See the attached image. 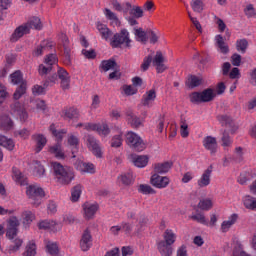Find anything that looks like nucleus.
Listing matches in <instances>:
<instances>
[{"label": "nucleus", "instance_id": "338daca9", "mask_svg": "<svg viewBox=\"0 0 256 256\" xmlns=\"http://www.w3.org/2000/svg\"><path fill=\"white\" fill-rule=\"evenodd\" d=\"M46 87H44L43 85H35L32 88V93L33 95H45V91H46Z\"/></svg>", "mask_w": 256, "mask_h": 256}, {"label": "nucleus", "instance_id": "864d4df0", "mask_svg": "<svg viewBox=\"0 0 256 256\" xmlns=\"http://www.w3.org/2000/svg\"><path fill=\"white\" fill-rule=\"evenodd\" d=\"M47 49H51V45H49L47 42H42L34 51L35 57L43 55V51H47Z\"/></svg>", "mask_w": 256, "mask_h": 256}, {"label": "nucleus", "instance_id": "f8f14e48", "mask_svg": "<svg viewBox=\"0 0 256 256\" xmlns=\"http://www.w3.org/2000/svg\"><path fill=\"white\" fill-rule=\"evenodd\" d=\"M211 173H213V166H209L202 173L200 179L197 181V185L200 189H204V187H209L211 185Z\"/></svg>", "mask_w": 256, "mask_h": 256}, {"label": "nucleus", "instance_id": "9b49d317", "mask_svg": "<svg viewBox=\"0 0 256 256\" xmlns=\"http://www.w3.org/2000/svg\"><path fill=\"white\" fill-rule=\"evenodd\" d=\"M56 75L61 81L60 84L63 91H67L71 87V76H69V72L63 68H58Z\"/></svg>", "mask_w": 256, "mask_h": 256}, {"label": "nucleus", "instance_id": "8fccbe9b", "mask_svg": "<svg viewBox=\"0 0 256 256\" xmlns=\"http://www.w3.org/2000/svg\"><path fill=\"white\" fill-rule=\"evenodd\" d=\"M213 207V202L211 199H203L200 200L198 203V208L201 209L202 211H209Z\"/></svg>", "mask_w": 256, "mask_h": 256}, {"label": "nucleus", "instance_id": "473e14b6", "mask_svg": "<svg viewBox=\"0 0 256 256\" xmlns=\"http://www.w3.org/2000/svg\"><path fill=\"white\" fill-rule=\"evenodd\" d=\"M163 238L164 240H160V241L172 246L173 243H175V239L177 238V236H175V233H173V230L167 229L163 234Z\"/></svg>", "mask_w": 256, "mask_h": 256}, {"label": "nucleus", "instance_id": "9d476101", "mask_svg": "<svg viewBox=\"0 0 256 256\" xmlns=\"http://www.w3.org/2000/svg\"><path fill=\"white\" fill-rule=\"evenodd\" d=\"M92 245H93V236H91V230L87 228L82 233V237L80 239L81 251H89Z\"/></svg>", "mask_w": 256, "mask_h": 256}, {"label": "nucleus", "instance_id": "a878e982", "mask_svg": "<svg viewBox=\"0 0 256 256\" xmlns=\"http://www.w3.org/2000/svg\"><path fill=\"white\" fill-rule=\"evenodd\" d=\"M237 219H239V215L232 214L228 218V220L223 221L221 224L222 233H227V231H229V229H231V227H233V225H235V223H237Z\"/></svg>", "mask_w": 256, "mask_h": 256}, {"label": "nucleus", "instance_id": "79ce46f5", "mask_svg": "<svg viewBox=\"0 0 256 256\" xmlns=\"http://www.w3.org/2000/svg\"><path fill=\"white\" fill-rule=\"evenodd\" d=\"M80 171L83 173H95V165L92 163H85V162H80L78 163Z\"/></svg>", "mask_w": 256, "mask_h": 256}, {"label": "nucleus", "instance_id": "a211bd4d", "mask_svg": "<svg viewBox=\"0 0 256 256\" xmlns=\"http://www.w3.org/2000/svg\"><path fill=\"white\" fill-rule=\"evenodd\" d=\"M203 147L207 151H210L211 155H215L217 153V138L212 136H206L203 141Z\"/></svg>", "mask_w": 256, "mask_h": 256}, {"label": "nucleus", "instance_id": "c9c22d12", "mask_svg": "<svg viewBox=\"0 0 256 256\" xmlns=\"http://www.w3.org/2000/svg\"><path fill=\"white\" fill-rule=\"evenodd\" d=\"M249 48V41L247 39H239L236 41V49L239 53L245 54L247 53V49Z\"/></svg>", "mask_w": 256, "mask_h": 256}, {"label": "nucleus", "instance_id": "603ef678", "mask_svg": "<svg viewBox=\"0 0 256 256\" xmlns=\"http://www.w3.org/2000/svg\"><path fill=\"white\" fill-rule=\"evenodd\" d=\"M221 141L223 147H231L233 144V140H231V136H229V132H227V130H224L222 133Z\"/></svg>", "mask_w": 256, "mask_h": 256}, {"label": "nucleus", "instance_id": "1a4fd4ad", "mask_svg": "<svg viewBox=\"0 0 256 256\" xmlns=\"http://www.w3.org/2000/svg\"><path fill=\"white\" fill-rule=\"evenodd\" d=\"M11 113L20 118L21 121H25L29 118V114H27V110H25V106L21 104V102L16 101L10 106Z\"/></svg>", "mask_w": 256, "mask_h": 256}, {"label": "nucleus", "instance_id": "aec40b11", "mask_svg": "<svg viewBox=\"0 0 256 256\" xmlns=\"http://www.w3.org/2000/svg\"><path fill=\"white\" fill-rule=\"evenodd\" d=\"M215 46L217 47L219 53H222V55H227L229 53V45L225 43V38L221 36V34H218L215 36Z\"/></svg>", "mask_w": 256, "mask_h": 256}, {"label": "nucleus", "instance_id": "58836bf2", "mask_svg": "<svg viewBox=\"0 0 256 256\" xmlns=\"http://www.w3.org/2000/svg\"><path fill=\"white\" fill-rule=\"evenodd\" d=\"M12 241V244L9 246V253H17L19 249H21V245H23V239L16 238V239H10Z\"/></svg>", "mask_w": 256, "mask_h": 256}, {"label": "nucleus", "instance_id": "c03bdc74", "mask_svg": "<svg viewBox=\"0 0 256 256\" xmlns=\"http://www.w3.org/2000/svg\"><path fill=\"white\" fill-rule=\"evenodd\" d=\"M104 13L106 15V18L109 19V21H112L115 25H121V21H119L117 14L111 11V9L106 8Z\"/></svg>", "mask_w": 256, "mask_h": 256}, {"label": "nucleus", "instance_id": "052dcab7", "mask_svg": "<svg viewBox=\"0 0 256 256\" xmlns=\"http://www.w3.org/2000/svg\"><path fill=\"white\" fill-rule=\"evenodd\" d=\"M180 133L181 137H183L184 139L189 137V125H187V122H185V120H181Z\"/></svg>", "mask_w": 256, "mask_h": 256}, {"label": "nucleus", "instance_id": "c756f323", "mask_svg": "<svg viewBox=\"0 0 256 256\" xmlns=\"http://www.w3.org/2000/svg\"><path fill=\"white\" fill-rule=\"evenodd\" d=\"M131 159L135 167L139 168L147 167V163H149V158L147 156L132 155Z\"/></svg>", "mask_w": 256, "mask_h": 256}, {"label": "nucleus", "instance_id": "7ed1b4c3", "mask_svg": "<svg viewBox=\"0 0 256 256\" xmlns=\"http://www.w3.org/2000/svg\"><path fill=\"white\" fill-rule=\"evenodd\" d=\"M189 97L194 105H199L200 103H211L217 97V93L212 88H207L202 92H192Z\"/></svg>", "mask_w": 256, "mask_h": 256}, {"label": "nucleus", "instance_id": "b1692460", "mask_svg": "<svg viewBox=\"0 0 256 256\" xmlns=\"http://www.w3.org/2000/svg\"><path fill=\"white\" fill-rule=\"evenodd\" d=\"M97 30L99 31L102 39H104L105 41H109L111 39V37H113V31H111L109 29V27H107V25L98 22L97 25Z\"/></svg>", "mask_w": 256, "mask_h": 256}, {"label": "nucleus", "instance_id": "72a5a7b5", "mask_svg": "<svg viewBox=\"0 0 256 256\" xmlns=\"http://www.w3.org/2000/svg\"><path fill=\"white\" fill-rule=\"evenodd\" d=\"M217 119L222 127H233V118L227 114L218 115Z\"/></svg>", "mask_w": 256, "mask_h": 256}, {"label": "nucleus", "instance_id": "f704fd0d", "mask_svg": "<svg viewBox=\"0 0 256 256\" xmlns=\"http://www.w3.org/2000/svg\"><path fill=\"white\" fill-rule=\"evenodd\" d=\"M243 204L246 209L256 211V199L248 195L243 198Z\"/></svg>", "mask_w": 256, "mask_h": 256}, {"label": "nucleus", "instance_id": "20e7f679", "mask_svg": "<svg viewBox=\"0 0 256 256\" xmlns=\"http://www.w3.org/2000/svg\"><path fill=\"white\" fill-rule=\"evenodd\" d=\"M110 45L113 49L121 48L124 45L128 49L131 48V38H129V31L127 29H122L120 32L113 35L110 40Z\"/></svg>", "mask_w": 256, "mask_h": 256}, {"label": "nucleus", "instance_id": "423d86ee", "mask_svg": "<svg viewBox=\"0 0 256 256\" xmlns=\"http://www.w3.org/2000/svg\"><path fill=\"white\" fill-rule=\"evenodd\" d=\"M26 195H28L29 199L34 201L36 207H39V205H41V199L45 197V190L39 186L30 185L26 189Z\"/></svg>", "mask_w": 256, "mask_h": 256}, {"label": "nucleus", "instance_id": "4c0bfd02", "mask_svg": "<svg viewBox=\"0 0 256 256\" xmlns=\"http://www.w3.org/2000/svg\"><path fill=\"white\" fill-rule=\"evenodd\" d=\"M203 84V79L199 78L195 75H191L190 78L188 79L187 86L189 89H195V87H199V85Z\"/></svg>", "mask_w": 256, "mask_h": 256}, {"label": "nucleus", "instance_id": "412c9836", "mask_svg": "<svg viewBox=\"0 0 256 256\" xmlns=\"http://www.w3.org/2000/svg\"><path fill=\"white\" fill-rule=\"evenodd\" d=\"M157 249L161 256H173V246L163 241L157 242Z\"/></svg>", "mask_w": 256, "mask_h": 256}, {"label": "nucleus", "instance_id": "e2e57ef3", "mask_svg": "<svg viewBox=\"0 0 256 256\" xmlns=\"http://www.w3.org/2000/svg\"><path fill=\"white\" fill-rule=\"evenodd\" d=\"M244 13H245L246 17H248V19L255 17L256 11H255V7L253 6V4H248L246 6V8L244 9Z\"/></svg>", "mask_w": 256, "mask_h": 256}, {"label": "nucleus", "instance_id": "ddd939ff", "mask_svg": "<svg viewBox=\"0 0 256 256\" xmlns=\"http://www.w3.org/2000/svg\"><path fill=\"white\" fill-rule=\"evenodd\" d=\"M165 57H163V53L161 51H157L154 58H152V64L156 67L157 73H163L167 71V66H165Z\"/></svg>", "mask_w": 256, "mask_h": 256}, {"label": "nucleus", "instance_id": "2f4dec72", "mask_svg": "<svg viewBox=\"0 0 256 256\" xmlns=\"http://www.w3.org/2000/svg\"><path fill=\"white\" fill-rule=\"evenodd\" d=\"M100 69L105 72L111 71V69H117V62L115 59L103 60L100 64Z\"/></svg>", "mask_w": 256, "mask_h": 256}, {"label": "nucleus", "instance_id": "4be33fe9", "mask_svg": "<svg viewBox=\"0 0 256 256\" xmlns=\"http://www.w3.org/2000/svg\"><path fill=\"white\" fill-rule=\"evenodd\" d=\"M32 139L36 143V153H41V151H43V147L47 145V138L43 134H34L32 135Z\"/></svg>", "mask_w": 256, "mask_h": 256}, {"label": "nucleus", "instance_id": "37998d69", "mask_svg": "<svg viewBox=\"0 0 256 256\" xmlns=\"http://www.w3.org/2000/svg\"><path fill=\"white\" fill-rule=\"evenodd\" d=\"M129 15L136 19H141L144 16L143 8L134 5L132 6V9H130Z\"/></svg>", "mask_w": 256, "mask_h": 256}, {"label": "nucleus", "instance_id": "774afa93", "mask_svg": "<svg viewBox=\"0 0 256 256\" xmlns=\"http://www.w3.org/2000/svg\"><path fill=\"white\" fill-rule=\"evenodd\" d=\"M231 63L234 67H240L241 66V55L234 53L231 56Z\"/></svg>", "mask_w": 256, "mask_h": 256}, {"label": "nucleus", "instance_id": "a18cd8bd", "mask_svg": "<svg viewBox=\"0 0 256 256\" xmlns=\"http://www.w3.org/2000/svg\"><path fill=\"white\" fill-rule=\"evenodd\" d=\"M35 255H37V246L35 245V242H29L22 256H35Z\"/></svg>", "mask_w": 256, "mask_h": 256}, {"label": "nucleus", "instance_id": "bf43d9fd", "mask_svg": "<svg viewBox=\"0 0 256 256\" xmlns=\"http://www.w3.org/2000/svg\"><path fill=\"white\" fill-rule=\"evenodd\" d=\"M192 221H196L197 223H201V225H207V219H205V215L201 213H197L190 216Z\"/></svg>", "mask_w": 256, "mask_h": 256}, {"label": "nucleus", "instance_id": "7c9ffc66", "mask_svg": "<svg viewBox=\"0 0 256 256\" xmlns=\"http://www.w3.org/2000/svg\"><path fill=\"white\" fill-rule=\"evenodd\" d=\"M49 152L56 157V159H65V153L63 152V148H61V144L57 143L54 146L49 148Z\"/></svg>", "mask_w": 256, "mask_h": 256}, {"label": "nucleus", "instance_id": "5fc2aeb1", "mask_svg": "<svg viewBox=\"0 0 256 256\" xmlns=\"http://www.w3.org/2000/svg\"><path fill=\"white\" fill-rule=\"evenodd\" d=\"M97 127L98 129H96V131L99 133V135H102V137H107V135L111 133V130L107 124H98Z\"/></svg>", "mask_w": 256, "mask_h": 256}, {"label": "nucleus", "instance_id": "de8ad7c7", "mask_svg": "<svg viewBox=\"0 0 256 256\" xmlns=\"http://www.w3.org/2000/svg\"><path fill=\"white\" fill-rule=\"evenodd\" d=\"M81 192H82L81 185H76L72 188L71 201H73V203H76V201H79V198L81 197Z\"/></svg>", "mask_w": 256, "mask_h": 256}, {"label": "nucleus", "instance_id": "49530a36", "mask_svg": "<svg viewBox=\"0 0 256 256\" xmlns=\"http://www.w3.org/2000/svg\"><path fill=\"white\" fill-rule=\"evenodd\" d=\"M190 5L194 13H203V9H204L203 0H192Z\"/></svg>", "mask_w": 256, "mask_h": 256}, {"label": "nucleus", "instance_id": "dca6fc26", "mask_svg": "<svg viewBox=\"0 0 256 256\" xmlns=\"http://www.w3.org/2000/svg\"><path fill=\"white\" fill-rule=\"evenodd\" d=\"M31 33V30H29V27L24 23L20 26H18L13 34L11 35L10 41L12 43H16V41H19L23 35H29Z\"/></svg>", "mask_w": 256, "mask_h": 256}, {"label": "nucleus", "instance_id": "a19ab883", "mask_svg": "<svg viewBox=\"0 0 256 256\" xmlns=\"http://www.w3.org/2000/svg\"><path fill=\"white\" fill-rule=\"evenodd\" d=\"M134 35L140 43H147V33L143 28H134Z\"/></svg>", "mask_w": 256, "mask_h": 256}, {"label": "nucleus", "instance_id": "4468645a", "mask_svg": "<svg viewBox=\"0 0 256 256\" xmlns=\"http://www.w3.org/2000/svg\"><path fill=\"white\" fill-rule=\"evenodd\" d=\"M38 227L39 229H44L45 231L47 229H50V231H53L55 233L57 231H61L63 224L54 220H43L38 224Z\"/></svg>", "mask_w": 256, "mask_h": 256}, {"label": "nucleus", "instance_id": "6ab92c4d", "mask_svg": "<svg viewBox=\"0 0 256 256\" xmlns=\"http://www.w3.org/2000/svg\"><path fill=\"white\" fill-rule=\"evenodd\" d=\"M0 145L8 149V151H13L15 149V142L11 138H7L0 134ZM3 161V152L0 150V162Z\"/></svg>", "mask_w": 256, "mask_h": 256}, {"label": "nucleus", "instance_id": "0e129e2a", "mask_svg": "<svg viewBox=\"0 0 256 256\" xmlns=\"http://www.w3.org/2000/svg\"><path fill=\"white\" fill-rule=\"evenodd\" d=\"M123 145V136L121 134L115 135L111 141V147H121Z\"/></svg>", "mask_w": 256, "mask_h": 256}, {"label": "nucleus", "instance_id": "0eeeda50", "mask_svg": "<svg viewBox=\"0 0 256 256\" xmlns=\"http://www.w3.org/2000/svg\"><path fill=\"white\" fill-rule=\"evenodd\" d=\"M19 225H21V223L17 216H11L7 220L6 237L8 239H15V237H17V233H19Z\"/></svg>", "mask_w": 256, "mask_h": 256}, {"label": "nucleus", "instance_id": "09e8293b", "mask_svg": "<svg viewBox=\"0 0 256 256\" xmlns=\"http://www.w3.org/2000/svg\"><path fill=\"white\" fill-rule=\"evenodd\" d=\"M22 217H23L24 225H31V223H33V221L35 220V214H33V212H31L29 210L24 211L22 213Z\"/></svg>", "mask_w": 256, "mask_h": 256}, {"label": "nucleus", "instance_id": "680f3d73", "mask_svg": "<svg viewBox=\"0 0 256 256\" xmlns=\"http://www.w3.org/2000/svg\"><path fill=\"white\" fill-rule=\"evenodd\" d=\"M53 71V66H45L43 64H40L38 67V73L43 77V75H49Z\"/></svg>", "mask_w": 256, "mask_h": 256}, {"label": "nucleus", "instance_id": "39448f33", "mask_svg": "<svg viewBox=\"0 0 256 256\" xmlns=\"http://www.w3.org/2000/svg\"><path fill=\"white\" fill-rule=\"evenodd\" d=\"M126 143L129 145L130 149H133V151H138V153H141V151H144L145 149V142L134 132L127 133Z\"/></svg>", "mask_w": 256, "mask_h": 256}, {"label": "nucleus", "instance_id": "bb28decb", "mask_svg": "<svg viewBox=\"0 0 256 256\" xmlns=\"http://www.w3.org/2000/svg\"><path fill=\"white\" fill-rule=\"evenodd\" d=\"M25 24L29 31H31V29H35L36 31H41L43 29V24L39 17H32Z\"/></svg>", "mask_w": 256, "mask_h": 256}, {"label": "nucleus", "instance_id": "cd10ccee", "mask_svg": "<svg viewBox=\"0 0 256 256\" xmlns=\"http://www.w3.org/2000/svg\"><path fill=\"white\" fill-rule=\"evenodd\" d=\"M157 99V92H155V89H151L143 96L142 104L144 107H151V103Z\"/></svg>", "mask_w": 256, "mask_h": 256}, {"label": "nucleus", "instance_id": "f03ea898", "mask_svg": "<svg viewBox=\"0 0 256 256\" xmlns=\"http://www.w3.org/2000/svg\"><path fill=\"white\" fill-rule=\"evenodd\" d=\"M10 78L13 85L20 84L13 94V99L15 101H19V99H21V97H23V95L27 93V80L23 79V73L21 72V70H16L10 75Z\"/></svg>", "mask_w": 256, "mask_h": 256}, {"label": "nucleus", "instance_id": "393cba45", "mask_svg": "<svg viewBox=\"0 0 256 256\" xmlns=\"http://www.w3.org/2000/svg\"><path fill=\"white\" fill-rule=\"evenodd\" d=\"M83 209H84L85 218L86 219H93V217L97 213V210L99 209V205L85 203L83 205Z\"/></svg>", "mask_w": 256, "mask_h": 256}, {"label": "nucleus", "instance_id": "4d7b16f0", "mask_svg": "<svg viewBox=\"0 0 256 256\" xmlns=\"http://www.w3.org/2000/svg\"><path fill=\"white\" fill-rule=\"evenodd\" d=\"M151 63H153V56L148 55L143 59V63L141 64V71L145 72L149 69L151 66Z\"/></svg>", "mask_w": 256, "mask_h": 256}, {"label": "nucleus", "instance_id": "e433bc0d", "mask_svg": "<svg viewBox=\"0 0 256 256\" xmlns=\"http://www.w3.org/2000/svg\"><path fill=\"white\" fill-rule=\"evenodd\" d=\"M64 119H79V110L75 107L66 109L64 111Z\"/></svg>", "mask_w": 256, "mask_h": 256}, {"label": "nucleus", "instance_id": "69168bd1", "mask_svg": "<svg viewBox=\"0 0 256 256\" xmlns=\"http://www.w3.org/2000/svg\"><path fill=\"white\" fill-rule=\"evenodd\" d=\"M233 159L236 161V163H241V161H243V148L237 147L235 149Z\"/></svg>", "mask_w": 256, "mask_h": 256}, {"label": "nucleus", "instance_id": "f257e3e1", "mask_svg": "<svg viewBox=\"0 0 256 256\" xmlns=\"http://www.w3.org/2000/svg\"><path fill=\"white\" fill-rule=\"evenodd\" d=\"M52 167L57 183H60L61 185H69V183L75 179L73 168L63 166V164L59 162H53Z\"/></svg>", "mask_w": 256, "mask_h": 256}, {"label": "nucleus", "instance_id": "6e6552de", "mask_svg": "<svg viewBox=\"0 0 256 256\" xmlns=\"http://www.w3.org/2000/svg\"><path fill=\"white\" fill-rule=\"evenodd\" d=\"M85 139L86 145L90 151H92L93 155L101 159L103 157V152L101 151V146H99V141H97L95 136L89 134L85 136Z\"/></svg>", "mask_w": 256, "mask_h": 256}, {"label": "nucleus", "instance_id": "f3484780", "mask_svg": "<svg viewBox=\"0 0 256 256\" xmlns=\"http://www.w3.org/2000/svg\"><path fill=\"white\" fill-rule=\"evenodd\" d=\"M127 123L132 126L133 129H139V127H143V120L139 118L133 110L126 111Z\"/></svg>", "mask_w": 256, "mask_h": 256}, {"label": "nucleus", "instance_id": "3c124183", "mask_svg": "<svg viewBox=\"0 0 256 256\" xmlns=\"http://www.w3.org/2000/svg\"><path fill=\"white\" fill-rule=\"evenodd\" d=\"M138 191H139V193H142L143 195H155V190L147 184H141L138 187Z\"/></svg>", "mask_w": 256, "mask_h": 256}, {"label": "nucleus", "instance_id": "6e6d98bb", "mask_svg": "<svg viewBox=\"0 0 256 256\" xmlns=\"http://www.w3.org/2000/svg\"><path fill=\"white\" fill-rule=\"evenodd\" d=\"M34 173L37 177H43L45 175V167L41 165V162L35 161L34 162Z\"/></svg>", "mask_w": 256, "mask_h": 256}, {"label": "nucleus", "instance_id": "2eb2a0df", "mask_svg": "<svg viewBox=\"0 0 256 256\" xmlns=\"http://www.w3.org/2000/svg\"><path fill=\"white\" fill-rule=\"evenodd\" d=\"M150 181L153 187H156L157 189H165V187L169 185V178L166 176H160L157 173L152 175Z\"/></svg>", "mask_w": 256, "mask_h": 256}, {"label": "nucleus", "instance_id": "c85d7f7f", "mask_svg": "<svg viewBox=\"0 0 256 256\" xmlns=\"http://www.w3.org/2000/svg\"><path fill=\"white\" fill-rule=\"evenodd\" d=\"M44 245L49 255H52V256L59 255V246L57 245V242H53L51 240L46 239L44 240Z\"/></svg>", "mask_w": 256, "mask_h": 256}, {"label": "nucleus", "instance_id": "ea45409f", "mask_svg": "<svg viewBox=\"0 0 256 256\" xmlns=\"http://www.w3.org/2000/svg\"><path fill=\"white\" fill-rule=\"evenodd\" d=\"M255 177H256L255 173L244 172L240 174L238 178V183H240V185H245L247 181H251L252 179H255Z\"/></svg>", "mask_w": 256, "mask_h": 256}, {"label": "nucleus", "instance_id": "5701e85b", "mask_svg": "<svg viewBox=\"0 0 256 256\" xmlns=\"http://www.w3.org/2000/svg\"><path fill=\"white\" fill-rule=\"evenodd\" d=\"M171 167H173V163L171 161H166L164 163H156L154 165V171L158 175H163L165 173H169Z\"/></svg>", "mask_w": 256, "mask_h": 256}, {"label": "nucleus", "instance_id": "13d9d810", "mask_svg": "<svg viewBox=\"0 0 256 256\" xmlns=\"http://www.w3.org/2000/svg\"><path fill=\"white\" fill-rule=\"evenodd\" d=\"M120 180L123 185H131L133 183V174L131 172L122 174Z\"/></svg>", "mask_w": 256, "mask_h": 256}]
</instances>
